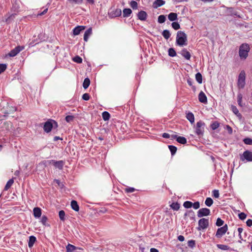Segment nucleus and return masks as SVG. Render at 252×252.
Instances as JSON below:
<instances>
[{
    "label": "nucleus",
    "instance_id": "55",
    "mask_svg": "<svg viewBox=\"0 0 252 252\" xmlns=\"http://www.w3.org/2000/svg\"><path fill=\"white\" fill-rule=\"evenodd\" d=\"M47 220L48 219L47 217L45 216H43L41 219V222L44 225H46Z\"/></svg>",
    "mask_w": 252,
    "mask_h": 252
},
{
    "label": "nucleus",
    "instance_id": "26",
    "mask_svg": "<svg viewBox=\"0 0 252 252\" xmlns=\"http://www.w3.org/2000/svg\"><path fill=\"white\" fill-rule=\"evenodd\" d=\"M132 11L130 8H125L123 10V16L124 17H128L131 14Z\"/></svg>",
    "mask_w": 252,
    "mask_h": 252
},
{
    "label": "nucleus",
    "instance_id": "50",
    "mask_svg": "<svg viewBox=\"0 0 252 252\" xmlns=\"http://www.w3.org/2000/svg\"><path fill=\"white\" fill-rule=\"evenodd\" d=\"M7 68V65L5 64H0V74L4 72Z\"/></svg>",
    "mask_w": 252,
    "mask_h": 252
},
{
    "label": "nucleus",
    "instance_id": "11",
    "mask_svg": "<svg viewBox=\"0 0 252 252\" xmlns=\"http://www.w3.org/2000/svg\"><path fill=\"white\" fill-rule=\"evenodd\" d=\"M109 14H110V16L111 18L119 17L122 14L121 9L120 8L114 9L110 12Z\"/></svg>",
    "mask_w": 252,
    "mask_h": 252
},
{
    "label": "nucleus",
    "instance_id": "46",
    "mask_svg": "<svg viewBox=\"0 0 252 252\" xmlns=\"http://www.w3.org/2000/svg\"><path fill=\"white\" fill-rule=\"evenodd\" d=\"M187 83L189 86L191 87V88L193 91H195L196 90V88L193 85L192 80L191 79L189 78L188 79Z\"/></svg>",
    "mask_w": 252,
    "mask_h": 252
},
{
    "label": "nucleus",
    "instance_id": "62",
    "mask_svg": "<svg viewBox=\"0 0 252 252\" xmlns=\"http://www.w3.org/2000/svg\"><path fill=\"white\" fill-rule=\"evenodd\" d=\"M246 223H247V226H248L249 227L252 226V220H251V219L248 220L246 222Z\"/></svg>",
    "mask_w": 252,
    "mask_h": 252
},
{
    "label": "nucleus",
    "instance_id": "41",
    "mask_svg": "<svg viewBox=\"0 0 252 252\" xmlns=\"http://www.w3.org/2000/svg\"><path fill=\"white\" fill-rule=\"evenodd\" d=\"M172 27L175 30H177L180 29V25L178 22H173L171 24Z\"/></svg>",
    "mask_w": 252,
    "mask_h": 252
},
{
    "label": "nucleus",
    "instance_id": "35",
    "mask_svg": "<svg viewBox=\"0 0 252 252\" xmlns=\"http://www.w3.org/2000/svg\"><path fill=\"white\" fill-rule=\"evenodd\" d=\"M193 205V203L189 201H186L184 202L183 206L187 209L190 208Z\"/></svg>",
    "mask_w": 252,
    "mask_h": 252
},
{
    "label": "nucleus",
    "instance_id": "58",
    "mask_svg": "<svg viewBox=\"0 0 252 252\" xmlns=\"http://www.w3.org/2000/svg\"><path fill=\"white\" fill-rule=\"evenodd\" d=\"M194 209H198L200 207V203L198 201H196L193 203L192 206Z\"/></svg>",
    "mask_w": 252,
    "mask_h": 252
},
{
    "label": "nucleus",
    "instance_id": "40",
    "mask_svg": "<svg viewBox=\"0 0 252 252\" xmlns=\"http://www.w3.org/2000/svg\"><path fill=\"white\" fill-rule=\"evenodd\" d=\"M242 98H243V96H242V94H238V95H237V101H238V105L240 106H241V107L243 106V105L242 104Z\"/></svg>",
    "mask_w": 252,
    "mask_h": 252
},
{
    "label": "nucleus",
    "instance_id": "17",
    "mask_svg": "<svg viewBox=\"0 0 252 252\" xmlns=\"http://www.w3.org/2000/svg\"><path fill=\"white\" fill-rule=\"evenodd\" d=\"M165 1L163 0H156L153 4V6L155 8H157L158 7L164 5Z\"/></svg>",
    "mask_w": 252,
    "mask_h": 252
},
{
    "label": "nucleus",
    "instance_id": "63",
    "mask_svg": "<svg viewBox=\"0 0 252 252\" xmlns=\"http://www.w3.org/2000/svg\"><path fill=\"white\" fill-rule=\"evenodd\" d=\"M226 129L228 130L229 133L231 134L232 133V128L231 126L228 125L226 126Z\"/></svg>",
    "mask_w": 252,
    "mask_h": 252
},
{
    "label": "nucleus",
    "instance_id": "47",
    "mask_svg": "<svg viewBox=\"0 0 252 252\" xmlns=\"http://www.w3.org/2000/svg\"><path fill=\"white\" fill-rule=\"evenodd\" d=\"M224 223V221L222 220L220 218H219L217 220V221L216 224L217 226H220L222 225Z\"/></svg>",
    "mask_w": 252,
    "mask_h": 252
},
{
    "label": "nucleus",
    "instance_id": "22",
    "mask_svg": "<svg viewBox=\"0 0 252 252\" xmlns=\"http://www.w3.org/2000/svg\"><path fill=\"white\" fill-rule=\"evenodd\" d=\"M66 252H73L76 250L80 249L79 248H78L71 244H68L66 247Z\"/></svg>",
    "mask_w": 252,
    "mask_h": 252
},
{
    "label": "nucleus",
    "instance_id": "33",
    "mask_svg": "<svg viewBox=\"0 0 252 252\" xmlns=\"http://www.w3.org/2000/svg\"><path fill=\"white\" fill-rule=\"evenodd\" d=\"M59 216L60 220L62 221H64L65 214L63 210H61L59 211Z\"/></svg>",
    "mask_w": 252,
    "mask_h": 252
},
{
    "label": "nucleus",
    "instance_id": "34",
    "mask_svg": "<svg viewBox=\"0 0 252 252\" xmlns=\"http://www.w3.org/2000/svg\"><path fill=\"white\" fill-rule=\"evenodd\" d=\"M170 207L173 210L177 211L180 208V204L177 202L173 203L170 205Z\"/></svg>",
    "mask_w": 252,
    "mask_h": 252
},
{
    "label": "nucleus",
    "instance_id": "54",
    "mask_svg": "<svg viewBox=\"0 0 252 252\" xmlns=\"http://www.w3.org/2000/svg\"><path fill=\"white\" fill-rule=\"evenodd\" d=\"M130 6L133 9H136L137 8V3L135 1L132 0L130 2Z\"/></svg>",
    "mask_w": 252,
    "mask_h": 252
},
{
    "label": "nucleus",
    "instance_id": "19",
    "mask_svg": "<svg viewBox=\"0 0 252 252\" xmlns=\"http://www.w3.org/2000/svg\"><path fill=\"white\" fill-rule=\"evenodd\" d=\"M33 216L35 218H39L41 215V210L40 208L35 207L33 209Z\"/></svg>",
    "mask_w": 252,
    "mask_h": 252
},
{
    "label": "nucleus",
    "instance_id": "3",
    "mask_svg": "<svg viewBox=\"0 0 252 252\" xmlns=\"http://www.w3.org/2000/svg\"><path fill=\"white\" fill-rule=\"evenodd\" d=\"M205 126V124L201 121L197 122L195 127V133L198 137H200L203 135Z\"/></svg>",
    "mask_w": 252,
    "mask_h": 252
},
{
    "label": "nucleus",
    "instance_id": "6",
    "mask_svg": "<svg viewBox=\"0 0 252 252\" xmlns=\"http://www.w3.org/2000/svg\"><path fill=\"white\" fill-rule=\"evenodd\" d=\"M209 224V220L205 218H202L198 221V227H197L198 230H201V229H205L208 226Z\"/></svg>",
    "mask_w": 252,
    "mask_h": 252
},
{
    "label": "nucleus",
    "instance_id": "1",
    "mask_svg": "<svg viewBox=\"0 0 252 252\" xmlns=\"http://www.w3.org/2000/svg\"><path fill=\"white\" fill-rule=\"evenodd\" d=\"M250 45L248 43H243L239 47V55L241 60H246L250 51Z\"/></svg>",
    "mask_w": 252,
    "mask_h": 252
},
{
    "label": "nucleus",
    "instance_id": "36",
    "mask_svg": "<svg viewBox=\"0 0 252 252\" xmlns=\"http://www.w3.org/2000/svg\"><path fill=\"white\" fill-rule=\"evenodd\" d=\"M168 55L169 56L173 57L176 56V52L174 49L170 48L168 50Z\"/></svg>",
    "mask_w": 252,
    "mask_h": 252
},
{
    "label": "nucleus",
    "instance_id": "59",
    "mask_svg": "<svg viewBox=\"0 0 252 252\" xmlns=\"http://www.w3.org/2000/svg\"><path fill=\"white\" fill-rule=\"evenodd\" d=\"M56 162V161H55V160H48V161H43V163L45 164L46 163H48V164H53V165H54L55 164V163Z\"/></svg>",
    "mask_w": 252,
    "mask_h": 252
},
{
    "label": "nucleus",
    "instance_id": "37",
    "mask_svg": "<svg viewBox=\"0 0 252 252\" xmlns=\"http://www.w3.org/2000/svg\"><path fill=\"white\" fill-rule=\"evenodd\" d=\"M168 148H169V149L170 150L171 155H174L177 151V149L176 147L173 146V145H169Z\"/></svg>",
    "mask_w": 252,
    "mask_h": 252
},
{
    "label": "nucleus",
    "instance_id": "12",
    "mask_svg": "<svg viewBox=\"0 0 252 252\" xmlns=\"http://www.w3.org/2000/svg\"><path fill=\"white\" fill-rule=\"evenodd\" d=\"M172 138L176 139L177 141L182 144H185L187 143V139L183 136H178L177 135H172Z\"/></svg>",
    "mask_w": 252,
    "mask_h": 252
},
{
    "label": "nucleus",
    "instance_id": "32",
    "mask_svg": "<svg viewBox=\"0 0 252 252\" xmlns=\"http://www.w3.org/2000/svg\"><path fill=\"white\" fill-rule=\"evenodd\" d=\"M213 203V199L210 197H207L205 201V204L206 206L210 207Z\"/></svg>",
    "mask_w": 252,
    "mask_h": 252
},
{
    "label": "nucleus",
    "instance_id": "64",
    "mask_svg": "<svg viewBox=\"0 0 252 252\" xmlns=\"http://www.w3.org/2000/svg\"><path fill=\"white\" fill-rule=\"evenodd\" d=\"M48 11V8H45L42 12L38 13L37 16H42L47 13Z\"/></svg>",
    "mask_w": 252,
    "mask_h": 252
},
{
    "label": "nucleus",
    "instance_id": "56",
    "mask_svg": "<svg viewBox=\"0 0 252 252\" xmlns=\"http://www.w3.org/2000/svg\"><path fill=\"white\" fill-rule=\"evenodd\" d=\"M90 96L89 94L85 93L83 94L82 95V99L85 100H88L90 99Z\"/></svg>",
    "mask_w": 252,
    "mask_h": 252
},
{
    "label": "nucleus",
    "instance_id": "57",
    "mask_svg": "<svg viewBox=\"0 0 252 252\" xmlns=\"http://www.w3.org/2000/svg\"><path fill=\"white\" fill-rule=\"evenodd\" d=\"M239 218L241 220H244L246 218L247 215L244 213H241L239 214Z\"/></svg>",
    "mask_w": 252,
    "mask_h": 252
},
{
    "label": "nucleus",
    "instance_id": "51",
    "mask_svg": "<svg viewBox=\"0 0 252 252\" xmlns=\"http://www.w3.org/2000/svg\"><path fill=\"white\" fill-rule=\"evenodd\" d=\"M245 144L247 145H252V139L250 138H245L243 140Z\"/></svg>",
    "mask_w": 252,
    "mask_h": 252
},
{
    "label": "nucleus",
    "instance_id": "8",
    "mask_svg": "<svg viewBox=\"0 0 252 252\" xmlns=\"http://www.w3.org/2000/svg\"><path fill=\"white\" fill-rule=\"evenodd\" d=\"M210 214V209L203 208L199 209L197 212V216L199 218H201L204 216H209Z\"/></svg>",
    "mask_w": 252,
    "mask_h": 252
},
{
    "label": "nucleus",
    "instance_id": "4",
    "mask_svg": "<svg viewBox=\"0 0 252 252\" xmlns=\"http://www.w3.org/2000/svg\"><path fill=\"white\" fill-rule=\"evenodd\" d=\"M246 73L244 70H242L238 76L237 86L239 89H243L245 86Z\"/></svg>",
    "mask_w": 252,
    "mask_h": 252
},
{
    "label": "nucleus",
    "instance_id": "9",
    "mask_svg": "<svg viewBox=\"0 0 252 252\" xmlns=\"http://www.w3.org/2000/svg\"><path fill=\"white\" fill-rule=\"evenodd\" d=\"M24 49V46H18L15 48L11 50L8 53V55L10 57H15L16 56L20 51H22Z\"/></svg>",
    "mask_w": 252,
    "mask_h": 252
},
{
    "label": "nucleus",
    "instance_id": "27",
    "mask_svg": "<svg viewBox=\"0 0 252 252\" xmlns=\"http://www.w3.org/2000/svg\"><path fill=\"white\" fill-rule=\"evenodd\" d=\"M13 183H14V180L13 179H10L9 180H8L4 187V190H7L9 189H10V188L13 185Z\"/></svg>",
    "mask_w": 252,
    "mask_h": 252
},
{
    "label": "nucleus",
    "instance_id": "30",
    "mask_svg": "<svg viewBox=\"0 0 252 252\" xmlns=\"http://www.w3.org/2000/svg\"><path fill=\"white\" fill-rule=\"evenodd\" d=\"M195 79L199 84L202 83V76L200 72H198L195 74Z\"/></svg>",
    "mask_w": 252,
    "mask_h": 252
},
{
    "label": "nucleus",
    "instance_id": "48",
    "mask_svg": "<svg viewBox=\"0 0 252 252\" xmlns=\"http://www.w3.org/2000/svg\"><path fill=\"white\" fill-rule=\"evenodd\" d=\"M70 3L76 4H80L82 3L83 0H67Z\"/></svg>",
    "mask_w": 252,
    "mask_h": 252
},
{
    "label": "nucleus",
    "instance_id": "28",
    "mask_svg": "<svg viewBox=\"0 0 252 252\" xmlns=\"http://www.w3.org/2000/svg\"><path fill=\"white\" fill-rule=\"evenodd\" d=\"M102 117L103 119L105 121H108L109 120V119L110 118V115L108 112L104 111L102 113Z\"/></svg>",
    "mask_w": 252,
    "mask_h": 252
},
{
    "label": "nucleus",
    "instance_id": "25",
    "mask_svg": "<svg viewBox=\"0 0 252 252\" xmlns=\"http://www.w3.org/2000/svg\"><path fill=\"white\" fill-rule=\"evenodd\" d=\"M64 162L63 160L56 161L55 163L54 166L59 169H62L63 166Z\"/></svg>",
    "mask_w": 252,
    "mask_h": 252
},
{
    "label": "nucleus",
    "instance_id": "2",
    "mask_svg": "<svg viewBox=\"0 0 252 252\" xmlns=\"http://www.w3.org/2000/svg\"><path fill=\"white\" fill-rule=\"evenodd\" d=\"M176 43L180 46L187 45V36L184 32L182 31L177 32Z\"/></svg>",
    "mask_w": 252,
    "mask_h": 252
},
{
    "label": "nucleus",
    "instance_id": "44",
    "mask_svg": "<svg viewBox=\"0 0 252 252\" xmlns=\"http://www.w3.org/2000/svg\"><path fill=\"white\" fill-rule=\"evenodd\" d=\"M219 123L218 122L213 123L211 125V127L213 130H215L219 126Z\"/></svg>",
    "mask_w": 252,
    "mask_h": 252
},
{
    "label": "nucleus",
    "instance_id": "24",
    "mask_svg": "<svg viewBox=\"0 0 252 252\" xmlns=\"http://www.w3.org/2000/svg\"><path fill=\"white\" fill-rule=\"evenodd\" d=\"M186 118L192 124L194 122V115L191 112H189L186 115Z\"/></svg>",
    "mask_w": 252,
    "mask_h": 252
},
{
    "label": "nucleus",
    "instance_id": "18",
    "mask_svg": "<svg viewBox=\"0 0 252 252\" xmlns=\"http://www.w3.org/2000/svg\"><path fill=\"white\" fill-rule=\"evenodd\" d=\"M92 34V28H89L85 32L84 35V40L86 42L88 41L89 36Z\"/></svg>",
    "mask_w": 252,
    "mask_h": 252
},
{
    "label": "nucleus",
    "instance_id": "5",
    "mask_svg": "<svg viewBox=\"0 0 252 252\" xmlns=\"http://www.w3.org/2000/svg\"><path fill=\"white\" fill-rule=\"evenodd\" d=\"M240 159L242 161H252V152L248 150L245 151L243 155L240 156Z\"/></svg>",
    "mask_w": 252,
    "mask_h": 252
},
{
    "label": "nucleus",
    "instance_id": "15",
    "mask_svg": "<svg viewBox=\"0 0 252 252\" xmlns=\"http://www.w3.org/2000/svg\"><path fill=\"white\" fill-rule=\"evenodd\" d=\"M198 99L200 102L205 103L207 102V97L205 94L201 91L198 95Z\"/></svg>",
    "mask_w": 252,
    "mask_h": 252
},
{
    "label": "nucleus",
    "instance_id": "45",
    "mask_svg": "<svg viewBox=\"0 0 252 252\" xmlns=\"http://www.w3.org/2000/svg\"><path fill=\"white\" fill-rule=\"evenodd\" d=\"M73 60L74 62H75L77 63H82V59L78 56H75L73 58Z\"/></svg>",
    "mask_w": 252,
    "mask_h": 252
},
{
    "label": "nucleus",
    "instance_id": "14",
    "mask_svg": "<svg viewBox=\"0 0 252 252\" xmlns=\"http://www.w3.org/2000/svg\"><path fill=\"white\" fill-rule=\"evenodd\" d=\"M85 27L83 26H78L75 27L73 30V33L74 35H77L80 34V32L85 30Z\"/></svg>",
    "mask_w": 252,
    "mask_h": 252
},
{
    "label": "nucleus",
    "instance_id": "49",
    "mask_svg": "<svg viewBox=\"0 0 252 252\" xmlns=\"http://www.w3.org/2000/svg\"><path fill=\"white\" fill-rule=\"evenodd\" d=\"M135 190V189L134 188L132 187H127L125 189V191L127 193H132Z\"/></svg>",
    "mask_w": 252,
    "mask_h": 252
},
{
    "label": "nucleus",
    "instance_id": "29",
    "mask_svg": "<svg viewBox=\"0 0 252 252\" xmlns=\"http://www.w3.org/2000/svg\"><path fill=\"white\" fill-rule=\"evenodd\" d=\"M90 84V80L89 78H86L83 82V86L85 89H87Z\"/></svg>",
    "mask_w": 252,
    "mask_h": 252
},
{
    "label": "nucleus",
    "instance_id": "60",
    "mask_svg": "<svg viewBox=\"0 0 252 252\" xmlns=\"http://www.w3.org/2000/svg\"><path fill=\"white\" fill-rule=\"evenodd\" d=\"M243 229L241 227H239L238 228V231L239 232V238L241 240H243V239L242 238V235H241V233L242 232H243Z\"/></svg>",
    "mask_w": 252,
    "mask_h": 252
},
{
    "label": "nucleus",
    "instance_id": "52",
    "mask_svg": "<svg viewBox=\"0 0 252 252\" xmlns=\"http://www.w3.org/2000/svg\"><path fill=\"white\" fill-rule=\"evenodd\" d=\"M213 195L216 198H218L220 196L219 191L218 190L215 189L213 191Z\"/></svg>",
    "mask_w": 252,
    "mask_h": 252
},
{
    "label": "nucleus",
    "instance_id": "10",
    "mask_svg": "<svg viewBox=\"0 0 252 252\" xmlns=\"http://www.w3.org/2000/svg\"><path fill=\"white\" fill-rule=\"evenodd\" d=\"M53 128V125L52 124L51 119L48 120L44 123L43 129L45 132L48 133L50 132Z\"/></svg>",
    "mask_w": 252,
    "mask_h": 252
},
{
    "label": "nucleus",
    "instance_id": "53",
    "mask_svg": "<svg viewBox=\"0 0 252 252\" xmlns=\"http://www.w3.org/2000/svg\"><path fill=\"white\" fill-rule=\"evenodd\" d=\"M231 109L235 114L240 115V114L239 113V110L235 106L232 105L231 106Z\"/></svg>",
    "mask_w": 252,
    "mask_h": 252
},
{
    "label": "nucleus",
    "instance_id": "43",
    "mask_svg": "<svg viewBox=\"0 0 252 252\" xmlns=\"http://www.w3.org/2000/svg\"><path fill=\"white\" fill-rule=\"evenodd\" d=\"M188 246L191 248H193L195 246V241L193 240H190L188 242Z\"/></svg>",
    "mask_w": 252,
    "mask_h": 252
},
{
    "label": "nucleus",
    "instance_id": "39",
    "mask_svg": "<svg viewBox=\"0 0 252 252\" xmlns=\"http://www.w3.org/2000/svg\"><path fill=\"white\" fill-rule=\"evenodd\" d=\"M166 17L164 15H160L158 17V21L159 23H163L165 21Z\"/></svg>",
    "mask_w": 252,
    "mask_h": 252
},
{
    "label": "nucleus",
    "instance_id": "31",
    "mask_svg": "<svg viewBox=\"0 0 252 252\" xmlns=\"http://www.w3.org/2000/svg\"><path fill=\"white\" fill-rule=\"evenodd\" d=\"M162 35L165 39H168L170 37L171 34L168 30H165L162 32Z\"/></svg>",
    "mask_w": 252,
    "mask_h": 252
},
{
    "label": "nucleus",
    "instance_id": "7",
    "mask_svg": "<svg viewBox=\"0 0 252 252\" xmlns=\"http://www.w3.org/2000/svg\"><path fill=\"white\" fill-rule=\"evenodd\" d=\"M227 230L228 226L227 224L218 228L216 233V237L218 238H220L226 232Z\"/></svg>",
    "mask_w": 252,
    "mask_h": 252
},
{
    "label": "nucleus",
    "instance_id": "13",
    "mask_svg": "<svg viewBox=\"0 0 252 252\" xmlns=\"http://www.w3.org/2000/svg\"><path fill=\"white\" fill-rule=\"evenodd\" d=\"M147 13L143 10H141L137 14V17L138 19L141 21H146L147 18Z\"/></svg>",
    "mask_w": 252,
    "mask_h": 252
},
{
    "label": "nucleus",
    "instance_id": "38",
    "mask_svg": "<svg viewBox=\"0 0 252 252\" xmlns=\"http://www.w3.org/2000/svg\"><path fill=\"white\" fill-rule=\"evenodd\" d=\"M217 246L219 249L222 250H228L229 249V247L225 245L218 244Z\"/></svg>",
    "mask_w": 252,
    "mask_h": 252
},
{
    "label": "nucleus",
    "instance_id": "61",
    "mask_svg": "<svg viewBox=\"0 0 252 252\" xmlns=\"http://www.w3.org/2000/svg\"><path fill=\"white\" fill-rule=\"evenodd\" d=\"M52 124L53 125V128H57L58 127V123L56 121L51 119Z\"/></svg>",
    "mask_w": 252,
    "mask_h": 252
},
{
    "label": "nucleus",
    "instance_id": "20",
    "mask_svg": "<svg viewBox=\"0 0 252 252\" xmlns=\"http://www.w3.org/2000/svg\"><path fill=\"white\" fill-rule=\"evenodd\" d=\"M178 15L176 13L171 12L168 15V18L170 21H174L178 19Z\"/></svg>",
    "mask_w": 252,
    "mask_h": 252
},
{
    "label": "nucleus",
    "instance_id": "21",
    "mask_svg": "<svg viewBox=\"0 0 252 252\" xmlns=\"http://www.w3.org/2000/svg\"><path fill=\"white\" fill-rule=\"evenodd\" d=\"M36 240V238L34 236H31L29 237V240L28 242V246L29 248H32L33 247L34 243Z\"/></svg>",
    "mask_w": 252,
    "mask_h": 252
},
{
    "label": "nucleus",
    "instance_id": "42",
    "mask_svg": "<svg viewBox=\"0 0 252 252\" xmlns=\"http://www.w3.org/2000/svg\"><path fill=\"white\" fill-rule=\"evenodd\" d=\"M74 116L72 115H68L65 117V120L67 123H70L73 121L74 120Z\"/></svg>",
    "mask_w": 252,
    "mask_h": 252
},
{
    "label": "nucleus",
    "instance_id": "23",
    "mask_svg": "<svg viewBox=\"0 0 252 252\" xmlns=\"http://www.w3.org/2000/svg\"><path fill=\"white\" fill-rule=\"evenodd\" d=\"M71 206L73 210L75 211H78L79 210V207L76 201L72 200L71 202Z\"/></svg>",
    "mask_w": 252,
    "mask_h": 252
},
{
    "label": "nucleus",
    "instance_id": "16",
    "mask_svg": "<svg viewBox=\"0 0 252 252\" xmlns=\"http://www.w3.org/2000/svg\"><path fill=\"white\" fill-rule=\"evenodd\" d=\"M181 54L186 59H187L188 60H190V57H191V55H190V53L186 49H183L181 52Z\"/></svg>",
    "mask_w": 252,
    "mask_h": 252
}]
</instances>
